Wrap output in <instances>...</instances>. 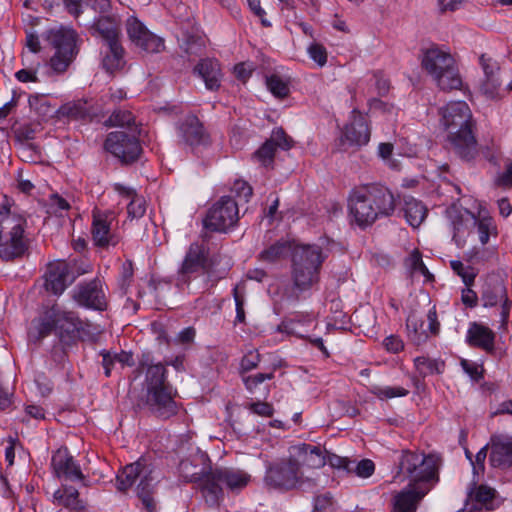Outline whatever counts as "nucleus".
<instances>
[{
	"label": "nucleus",
	"mask_w": 512,
	"mask_h": 512,
	"mask_svg": "<svg viewBox=\"0 0 512 512\" xmlns=\"http://www.w3.org/2000/svg\"><path fill=\"white\" fill-rule=\"evenodd\" d=\"M475 226L477 227L478 230L480 242L483 245L487 244L489 241L490 234L495 230V226L493 225L492 219H477V223Z\"/></svg>",
	"instance_id": "obj_52"
},
{
	"label": "nucleus",
	"mask_w": 512,
	"mask_h": 512,
	"mask_svg": "<svg viewBox=\"0 0 512 512\" xmlns=\"http://www.w3.org/2000/svg\"><path fill=\"white\" fill-rule=\"evenodd\" d=\"M312 322L313 318L310 314L296 313L282 321L279 325V330L281 332L303 337V331L299 329V326H309Z\"/></svg>",
	"instance_id": "obj_42"
},
{
	"label": "nucleus",
	"mask_w": 512,
	"mask_h": 512,
	"mask_svg": "<svg viewBox=\"0 0 512 512\" xmlns=\"http://www.w3.org/2000/svg\"><path fill=\"white\" fill-rule=\"evenodd\" d=\"M106 46L107 50L102 60V66L108 73H114L124 67L125 51L120 42H113L106 44Z\"/></svg>",
	"instance_id": "obj_35"
},
{
	"label": "nucleus",
	"mask_w": 512,
	"mask_h": 512,
	"mask_svg": "<svg viewBox=\"0 0 512 512\" xmlns=\"http://www.w3.org/2000/svg\"><path fill=\"white\" fill-rule=\"evenodd\" d=\"M117 488L126 492L134 484L137 496L149 512L155 508L152 498L153 490L157 482L156 468L146 458H140L136 462L126 465L116 477Z\"/></svg>",
	"instance_id": "obj_8"
},
{
	"label": "nucleus",
	"mask_w": 512,
	"mask_h": 512,
	"mask_svg": "<svg viewBox=\"0 0 512 512\" xmlns=\"http://www.w3.org/2000/svg\"><path fill=\"white\" fill-rule=\"evenodd\" d=\"M328 462L332 467L344 469L348 472H352V465L355 463V461L349 460L346 457H341L335 454L328 456Z\"/></svg>",
	"instance_id": "obj_57"
},
{
	"label": "nucleus",
	"mask_w": 512,
	"mask_h": 512,
	"mask_svg": "<svg viewBox=\"0 0 512 512\" xmlns=\"http://www.w3.org/2000/svg\"><path fill=\"white\" fill-rule=\"evenodd\" d=\"M51 466L58 479L65 481H83L85 479L80 465L74 460L67 448L58 449L53 454Z\"/></svg>",
	"instance_id": "obj_22"
},
{
	"label": "nucleus",
	"mask_w": 512,
	"mask_h": 512,
	"mask_svg": "<svg viewBox=\"0 0 512 512\" xmlns=\"http://www.w3.org/2000/svg\"><path fill=\"white\" fill-rule=\"evenodd\" d=\"M91 324L81 320L76 312L62 310L58 305L47 309L42 318L32 323L28 335L33 341H39L56 330L61 339L64 334L72 336L74 333L85 331V327Z\"/></svg>",
	"instance_id": "obj_9"
},
{
	"label": "nucleus",
	"mask_w": 512,
	"mask_h": 512,
	"mask_svg": "<svg viewBox=\"0 0 512 512\" xmlns=\"http://www.w3.org/2000/svg\"><path fill=\"white\" fill-rule=\"evenodd\" d=\"M374 79H375V88L377 90V94L379 96L386 95L390 89L389 80L378 73L374 74Z\"/></svg>",
	"instance_id": "obj_64"
},
{
	"label": "nucleus",
	"mask_w": 512,
	"mask_h": 512,
	"mask_svg": "<svg viewBox=\"0 0 512 512\" xmlns=\"http://www.w3.org/2000/svg\"><path fill=\"white\" fill-rule=\"evenodd\" d=\"M290 454L294 461L299 463L304 474L322 468L326 464V457L320 447L310 444H300L291 448Z\"/></svg>",
	"instance_id": "obj_24"
},
{
	"label": "nucleus",
	"mask_w": 512,
	"mask_h": 512,
	"mask_svg": "<svg viewBox=\"0 0 512 512\" xmlns=\"http://www.w3.org/2000/svg\"><path fill=\"white\" fill-rule=\"evenodd\" d=\"M405 264L412 275L421 274L427 280L433 279V275L429 272L425 266L422 255L418 250H414L409 257L405 260Z\"/></svg>",
	"instance_id": "obj_47"
},
{
	"label": "nucleus",
	"mask_w": 512,
	"mask_h": 512,
	"mask_svg": "<svg viewBox=\"0 0 512 512\" xmlns=\"http://www.w3.org/2000/svg\"><path fill=\"white\" fill-rule=\"evenodd\" d=\"M125 28L131 43L140 50L160 53L165 49L164 39L152 33L137 17H128Z\"/></svg>",
	"instance_id": "obj_15"
},
{
	"label": "nucleus",
	"mask_w": 512,
	"mask_h": 512,
	"mask_svg": "<svg viewBox=\"0 0 512 512\" xmlns=\"http://www.w3.org/2000/svg\"><path fill=\"white\" fill-rule=\"evenodd\" d=\"M30 108L42 119H47L57 114V110L51 105L45 95L34 94L28 99Z\"/></svg>",
	"instance_id": "obj_43"
},
{
	"label": "nucleus",
	"mask_w": 512,
	"mask_h": 512,
	"mask_svg": "<svg viewBox=\"0 0 512 512\" xmlns=\"http://www.w3.org/2000/svg\"><path fill=\"white\" fill-rule=\"evenodd\" d=\"M368 391L381 401H385L396 397H405L409 394V390L401 386L392 387L380 386L376 384L371 385L368 388Z\"/></svg>",
	"instance_id": "obj_45"
},
{
	"label": "nucleus",
	"mask_w": 512,
	"mask_h": 512,
	"mask_svg": "<svg viewBox=\"0 0 512 512\" xmlns=\"http://www.w3.org/2000/svg\"><path fill=\"white\" fill-rule=\"evenodd\" d=\"M353 470L357 476L362 478L370 477L375 470V465L370 459H363L359 462H355L353 465Z\"/></svg>",
	"instance_id": "obj_54"
},
{
	"label": "nucleus",
	"mask_w": 512,
	"mask_h": 512,
	"mask_svg": "<svg viewBox=\"0 0 512 512\" xmlns=\"http://www.w3.org/2000/svg\"><path fill=\"white\" fill-rule=\"evenodd\" d=\"M383 345L387 351L391 353H398L403 350L404 343L402 339L395 335H390L386 337L383 341Z\"/></svg>",
	"instance_id": "obj_59"
},
{
	"label": "nucleus",
	"mask_w": 512,
	"mask_h": 512,
	"mask_svg": "<svg viewBox=\"0 0 512 512\" xmlns=\"http://www.w3.org/2000/svg\"><path fill=\"white\" fill-rule=\"evenodd\" d=\"M371 129L368 119L357 109L351 112L350 122L345 125L337 146L346 151L350 147H362L370 141Z\"/></svg>",
	"instance_id": "obj_14"
},
{
	"label": "nucleus",
	"mask_w": 512,
	"mask_h": 512,
	"mask_svg": "<svg viewBox=\"0 0 512 512\" xmlns=\"http://www.w3.org/2000/svg\"><path fill=\"white\" fill-rule=\"evenodd\" d=\"M195 483L209 507H218L220 505L224 499V485L217 467L204 471Z\"/></svg>",
	"instance_id": "obj_20"
},
{
	"label": "nucleus",
	"mask_w": 512,
	"mask_h": 512,
	"mask_svg": "<svg viewBox=\"0 0 512 512\" xmlns=\"http://www.w3.org/2000/svg\"><path fill=\"white\" fill-rule=\"evenodd\" d=\"M291 250L290 243L280 240L260 253V259L266 262H275L285 257Z\"/></svg>",
	"instance_id": "obj_46"
},
{
	"label": "nucleus",
	"mask_w": 512,
	"mask_h": 512,
	"mask_svg": "<svg viewBox=\"0 0 512 512\" xmlns=\"http://www.w3.org/2000/svg\"><path fill=\"white\" fill-rule=\"evenodd\" d=\"M489 445H485L482 447L477 454L475 455V459L472 461L474 474H479L484 471V462L487 457V449Z\"/></svg>",
	"instance_id": "obj_62"
},
{
	"label": "nucleus",
	"mask_w": 512,
	"mask_h": 512,
	"mask_svg": "<svg viewBox=\"0 0 512 512\" xmlns=\"http://www.w3.org/2000/svg\"><path fill=\"white\" fill-rule=\"evenodd\" d=\"M232 190L240 197L243 198L245 201H248L249 198L252 196V188L251 186L243 181V180H237L234 182Z\"/></svg>",
	"instance_id": "obj_60"
},
{
	"label": "nucleus",
	"mask_w": 512,
	"mask_h": 512,
	"mask_svg": "<svg viewBox=\"0 0 512 512\" xmlns=\"http://www.w3.org/2000/svg\"><path fill=\"white\" fill-rule=\"evenodd\" d=\"M421 52L422 68L441 90H458L462 87V78L455 59L448 50L433 44Z\"/></svg>",
	"instance_id": "obj_6"
},
{
	"label": "nucleus",
	"mask_w": 512,
	"mask_h": 512,
	"mask_svg": "<svg viewBox=\"0 0 512 512\" xmlns=\"http://www.w3.org/2000/svg\"><path fill=\"white\" fill-rule=\"evenodd\" d=\"M173 387L166 386L155 390L146 391V406L157 417L167 419L178 411L174 400Z\"/></svg>",
	"instance_id": "obj_19"
},
{
	"label": "nucleus",
	"mask_w": 512,
	"mask_h": 512,
	"mask_svg": "<svg viewBox=\"0 0 512 512\" xmlns=\"http://www.w3.org/2000/svg\"><path fill=\"white\" fill-rule=\"evenodd\" d=\"M423 326V321L418 319L416 315L411 314L407 318L406 327L408 330V336L410 340L416 345H420L426 342L429 337L427 330L424 329Z\"/></svg>",
	"instance_id": "obj_44"
},
{
	"label": "nucleus",
	"mask_w": 512,
	"mask_h": 512,
	"mask_svg": "<svg viewBox=\"0 0 512 512\" xmlns=\"http://www.w3.org/2000/svg\"><path fill=\"white\" fill-rule=\"evenodd\" d=\"M114 219L113 212L93 210L91 235L95 246L107 249L110 246L115 247L120 242L119 235L112 229Z\"/></svg>",
	"instance_id": "obj_16"
},
{
	"label": "nucleus",
	"mask_w": 512,
	"mask_h": 512,
	"mask_svg": "<svg viewBox=\"0 0 512 512\" xmlns=\"http://www.w3.org/2000/svg\"><path fill=\"white\" fill-rule=\"evenodd\" d=\"M146 391L170 386L167 382V369L161 364H151L147 367L145 376Z\"/></svg>",
	"instance_id": "obj_40"
},
{
	"label": "nucleus",
	"mask_w": 512,
	"mask_h": 512,
	"mask_svg": "<svg viewBox=\"0 0 512 512\" xmlns=\"http://www.w3.org/2000/svg\"><path fill=\"white\" fill-rule=\"evenodd\" d=\"M207 463H209L208 455L197 449L189 457L181 460L179 472L186 482L194 483L205 471Z\"/></svg>",
	"instance_id": "obj_27"
},
{
	"label": "nucleus",
	"mask_w": 512,
	"mask_h": 512,
	"mask_svg": "<svg viewBox=\"0 0 512 512\" xmlns=\"http://www.w3.org/2000/svg\"><path fill=\"white\" fill-rule=\"evenodd\" d=\"M308 54L320 67H323L327 63L326 48L319 43H312L308 47Z\"/></svg>",
	"instance_id": "obj_53"
},
{
	"label": "nucleus",
	"mask_w": 512,
	"mask_h": 512,
	"mask_svg": "<svg viewBox=\"0 0 512 512\" xmlns=\"http://www.w3.org/2000/svg\"><path fill=\"white\" fill-rule=\"evenodd\" d=\"M395 207L393 193L380 185L355 189L348 198L350 216L360 228L372 225L381 217L392 215Z\"/></svg>",
	"instance_id": "obj_3"
},
{
	"label": "nucleus",
	"mask_w": 512,
	"mask_h": 512,
	"mask_svg": "<svg viewBox=\"0 0 512 512\" xmlns=\"http://www.w3.org/2000/svg\"><path fill=\"white\" fill-rule=\"evenodd\" d=\"M481 300L485 307H493L508 300L506 287L499 279H491L483 286Z\"/></svg>",
	"instance_id": "obj_33"
},
{
	"label": "nucleus",
	"mask_w": 512,
	"mask_h": 512,
	"mask_svg": "<svg viewBox=\"0 0 512 512\" xmlns=\"http://www.w3.org/2000/svg\"><path fill=\"white\" fill-rule=\"evenodd\" d=\"M494 332L483 325L473 323L467 332V341L471 346L491 352L494 349Z\"/></svg>",
	"instance_id": "obj_32"
},
{
	"label": "nucleus",
	"mask_w": 512,
	"mask_h": 512,
	"mask_svg": "<svg viewBox=\"0 0 512 512\" xmlns=\"http://www.w3.org/2000/svg\"><path fill=\"white\" fill-rule=\"evenodd\" d=\"M177 131L181 140L193 148L210 144L209 133L195 115L185 116L179 122Z\"/></svg>",
	"instance_id": "obj_21"
},
{
	"label": "nucleus",
	"mask_w": 512,
	"mask_h": 512,
	"mask_svg": "<svg viewBox=\"0 0 512 512\" xmlns=\"http://www.w3.org/2000/svg\"><path fill=\"white\" fill-rule=\"evenodd\" d=\"M53 503L70 512H81L85 509V503L79 497L78 490L67 484H62L53 494Z\"/></svg>",
	"instance_id": "obj_29"
},
{
	"label": "nucleus",
	"mask_w": 512,
	"mask_h": 512,
	"mask_svg": "<svg viewBox=\"0 0 512 512\" xmlns=\"http://www.w3.org/2000/svg\"><path fill=\"white\" fill-rule=\"evenodd\" d=\"M107 123L110 126H121V127H128L131 129L132 133H136L137 128H132L133 125H135V117L130 111L126 110H118L113 112V114L109 117L107 120Z\"/></svg>",
	"instance_id": "obj_48"
},
{
	"label": "nucleus",
	"mask_w": 512,
	"mask_h": 512,
	"mask_svg": "<svg viewBox=\"0 0 512 512\" xmlns=\"http://www.w3.org/2000/svg\"><path fill=\"white\" fill-rule=\"evenodd\" d=\"M490 464L505 469L512 466V440L503 436H492L490 440Z\"/></svg>",
	"instance_id": "obj_25"
},
{
	"label": "nucleus",
	"mask_w": 512,
	"mask_h": 512,
	"mask_svg": "<svg viewBox=\"0 0 512 512\" xmlns=\"http://www.w3.org/2000/svg\"><path fill=\"white\" fill-rule=\"evenodd\" d=\"M469 498L475 503L476 509L494 510L501 504L497 491L486 484H474V488L469 492Z\"/></svg>",
	"instance_id": "obj_31"
},
{
	"label": "nucleus",
	"mask_w": 512,
	"mask_h": 512,
	"mask_svg": "<svg viewBox=\"0 0 512 512\" xmlns=\"http://www.w3.org/2000/svg\"><path fill=\"white\" fill-rule=\"evenodd\" d=\"M94 28L103 39L105 45L120 42V29L116 18L102 16L94 23Z\"/></svg>",
	"instance_id": "obj_36"
},
{
	"label": "nucleus",
	"mask_w": 512,
	"mask_h": 512,
	"mask_svg": "<svg viewBox=\"0 0 512 512\" xmlns=\"http://www.w3.org/2000/svg\"><path fill=\"white\" fill-rule=\"evenodd\" d=\"M15 77L18 81L23 83L39 81L37 77V69L35 68L21 69L15 73Z\"/></svg>",
	"instance_id": "obj_63"
},
{
	"label": "nucleus",
	"mask_w": 512,
	"mask_h": 512,
	"mask_svg": "<svg viewBox=\"0 0 512 512\" xmlns=\"http://www.w3.org/2000/svg\"><path fill=\"white\" fill-rule=\"evenodd\" d=\"M327 255L316 245H299L292 251L291 282L287 298L298 301L304 294L317 288L320 272Z\"/></svg>",
	"instance_id": "obj_4"
},
{
	"label": "nucleus",
	"mask_w": 512,
	"mask_h": 512,
	"mask_svg": "<svg viewBox=\"0 0 512 512\" xmlns=\"http://www.w3.org/2000/svg\"><path fill=\"white\" fill-rule=\"evenodd\" d=\"M440 459L432 454L406 450L399 459V475L410 483L393 499L391 512H415L420 500L438 481V463Z\"/></svg>",
	"instance_id": "obj_1"
},
{
	"label": "nucleus",
	"mask_w": 512,
	"mask_h": 512,
	"mask_svg": "<svg viewBox=\"0 0 512 512\" xmlns=\"http://www.w3.org/2000/svg\"><path fill=\"white\" fill-rule=\"evenodd\" d=\"M414 366L422 378L435 374H442L445 370L444 361L440 359H433L427 356L416 357L414 359Z\"/></svg>",
	"instance_id": "obj_41"
},
{
	"label": "nucleus",
	"mask_w": 512,
	"mask_h": 512,
	"mask_svg": "<svg viewBox=\"0 0 512 512\" xmlns=\"http://www.w3.org/2000/svg\"><path fill=\"white\" fill-rule=\"evenodd\" d=\"M403 211L406 221L414 228L419 227L427 215V208L421 201L413 197H408L404 200Z\"/></svg>",
	"instance_id": "obj_38"
},
{
	"label": "nucleus",
	"mask_w": 512,
	"mask_h": 512,
	"mask_svg": "<svg viewBox=\"0 0 512 512\" xmlns=\"http://www.w3.org/2000/svg\"><path fill=\"white\" fill-rule=\"evenodd\" d=\"M194 73L200 77L207 89L217 90L221 83V69L217 60L202 59L195 67Z\"/></svg>",
	"instance_id": "obj_30"
},
{
	"label": "nucleus",
	"mask_w": 512,
	"mask_h": 512,
	"mask_svg": "<svg viewBox=\"0 0 512 512\" xmlns=\"http://www.w3.org/2000/svg\"><path fill=\"white\" fill-rule=\"evenodd\" d=\"M263 483L267 489L279 492L309 489L317 485L316 479L312 475H305L299 463L294 461L291 455L288 458L267 463Z\"/></svg>",
	"instance_id": "obj_7"
},
{
	"label": "nucleus",
	"mask_w": 512,
	"mask_h": 512,
	"mask_svg": "<svg viewBox=\"0 0 512 512\" xmlns=\"http://www.w3.org/2000/svg\"><path fill=\"white\" fill-rule=\"evenodd\" d=\"M479 61L484 72L481 90L485 95L493 98L497 95L501 84L498 77L499 64L486 54L481 55Z\"/></svg>",
	"instance_id": "obj_28"
},
{
	"label": "nucleus",
	"mask_w": 512,
	"mask_h": 512,
	"mask_svg": "<svg viewBox=\"0 0 512 512\" xmlns=\"http://www.w3.org/2000/svg\"><path fill=\"white\" fill-rule=\"evenodd\" d=\"M393 145L388 142L380 143L378 146V155L385 161L388 162L390 167L393 169H398V163L391 160L390 157L393 153Z\"/></svg>",
	"instance_id": "obj_58"
},
{
	"label": "nucleus",
	"mask_w": 512,
	"mask_h": 512,
	"mask_svg": "<svg viewBox=\"0 0 512 512\" xmlns=\"http://www.w3.org/2000/svg\"><path fill=\"white\" fill-rule=\"evenodd\" d=\"M74 279L70 264L65 260H56L47 265L44 274V287L46 291L58 296Z\"/></svg>",
	"instance_id": "obj_18"
},
{
	"label": "nucleus",
	"mask_w": 512,
	"mask_h": 512,
	"mask_svg": "<svg viewBox=\"0 0 512 512\" xmlns=\"http://www.w3.org/2000/svg\"><path fill=\"white\" fill-rule=\"evenodd\" d=\"M47 39L56 50L50 59L51 68L58 73L64 72L74 57L75 32L63 27L52 29Z\"/></svg>",
	"instance_id": "obj_11"
},
{
	"label": "nucleus",
	"mask_w": 512,
	"mask_h": 512,
	"mask_svg": "<svg viewBox=\"0 0 512 512\" xmlns=\"http://www.w3.org/2000/svg\"><path fill=\"white\" fill-rule=\"evenodd\" d=\"M57 116L71 120H86L91 117V107L85 100L71 101L57 109Z\"/></svg>",
	"instance_id": "obj_37"
},
{
	"label": "nucleus",
	"mask_w": 512,
	"mask_h": 512,
	"mask_svg": "<svg viewBox=\"0 0 512 512\" xmlns=\"http://www.w3.org/2000/svg\"><path fill=\"white\" fill-rule=\"evenodd\" d=\"M266 85L269 91L278 98H285L290 92L288 83L278 75L267 77Z\"/></svg>",
	"instance_id": "obj_49"
},
{
	"label": "nucleus",
	"mask_w": 512,
	"mask_h": 512,
	"mask_svg": "<svg viewBox=\"0 0 512 512\" xmlns=\"http://www.w3.org/2000/svg\"><path fill=\"white\" fill-rule=\"evenodd\" d=\"M450 267L461 277L466 287H470L474 283L476 272L471 266H465L461 261L452 260L450 261Z\"/></svg>",
	"instance_id": "obj_50"
},
{
	"label": "nucleus",
	"mask_w": 512,
	"mask_h": 512,
	"mask_svg": "<svg viewBox=\"0 0 512 512\" xmlns=\"http://www.w3.org/2000/svg\"><path fill=\"white\" fill-rule=\"evenodd\" d=\"M441 122L448 132L451 151L463 161L474 160L479 153L472 121V113L464 101L447 104L441 110Z\"/></svg>",
	"instance_id": "obj_2"
},
{
	"label": "nucleus",
	"mask_w": 512,
	"mask_h": 512,
	"mask_svg": "<svg viewBox=\"0 0 512 512\" xmlns=\"http://www.w3.org/2000/svg\"><path fill=\"white\" fill-rule=\"evenodd\" d=\"M495 184L499 187L503 188H511L512 187V163H509L506 166L504 172L500 173L496 180Z\"/></svg>",
	"instance_id": "obj_61"
},
{
	"label": "nucleus",
	"mask_w": 512,
	"mask_h": 512,
	"mask_svg": "<svg viewBox=\"0 0 512 512\" xmlns=\"http://www.w3.org/2000/svg\"><path fill=\"white\" fill-rule=\"evenodd\" d=\"M115 190L121 195L131 198L127 205V214L130 220L139 219L144 216L146 213V201L142 196L135 194L120 184H115Z\"/></svg>",
	"instance_id": "obj_39"
},
{
	"label": "nucleus",
	"mask_w": 512,
	"mask_h": 512,
	"mask_svg": "<svg viewBox=\"0 0 512 512\" xmlns=\"http://www.w3.org/2000/svg\"><path fill=\"white\" fill-rule=\"evenodd\" d=\"M72 299L86 309L105 311L108 307L106 291L99 278L78 283L72 291Z\"/></svg>",
	"instance_id": "obj_12"
},
{
	"label": "nucleus",
	"mask_w": 512,
	"mask_h": 512,
	"mask_svg": "<svg viewBox=\"0 0 512 512\" xmlns=\"http://www.w3.org/2000/svg\"><path fill=\"white\" fill-rule=\"evenodd\" d=\"M448 217L453 232V240L457 246H462L465 236L469 234L472 227H475L477 218L469 211L449 210Z\"/></svg>",
	"instance_id": "obj_26"
},
{
	"label": "nucleus",
	"mask_w": 512,
	"mask_h": 512,
	"mask_svg": "<svg viewBox=\"0 0 512 512\" xmlns=\"http://www.w3.org/2000/svg\"><path fill=\"white\" fill-rule=\"evenodd\" d=\"M261 360L260 354L257 351L247 352L241 360V371L248 372L255 369Z\"/></svg>",
	"instance_id": "obj_55"
},
{
	"label": "nucleus",
	"mask_w": 512,
	"mask_h": 512,
	"mask_svg": "<svg viewBox=\"0 0 512 512\" xmlns=\"http://www.w3.org/2000/svg\"><path fill=\"white\" fill-rule=\"evenodd\" d=\"M104 147L109 153L126 164L136 161L142 152L136 134H129L124 131L109 133L105 140Z\"/></svg>",
	"instance_id": "obj_13"
},
{
	"label": "nucleus",
	"mask_w": 512,
	"mask_h": 512,
	"mask_svg": "<svg viewBox=\"0 0 512 512\" xmlns=\"http://www.w3.org/2000/svg\"><path fill=\"white\" fill-rule=\"evenodd\" d=\"M239 220L237 202L231 196L221 197L208 210L204 219V227L213 232H227Z\"/></svg>",
	"instance_id": "obj_10"
},
{
	"label": "nucleus",
	"mask_w": 512,
	"mask_h": 512,
	"mask_svg": "<svg viewBox=\"0 0 512 512\" xmlns=\"http://www.w3.org/2000/svg\"><path fill=\"white\" fill-rule=\"evenodd\" d=\"M292 147V139L286 135L283 129L273 130L271 138L268 139L254 153V159L264 167H270L274 162L277 148L288 150Z\"/></svg>",
	"instance_id": "obj_23"
},
{
	"label": "nucleus",
	"mask_w": 512,
	"mask_h": 512,
	"mask_svg": "<svg viewBox=\"0 0 512 512\" xmlns=\"http://www.w3.org/2000/svg\"><path fill=\"white\" fill-rule=\"evenodd\" d=\"M208 249L199 242L191 243L178 270L177 286L186 285L193 276L206 270Z\"/></svg>",
	"instance_id": "obj_17"
},
{
	"label": "nucleus",
	"mask_w": 512,
	"mask_h": 512,
	"mask_svg": "<svg viewBox=\"0 0 512 512\" xmlns=\"http://www.w3.org/2000/svg\"><path fill=\"white\" fill-rule=\"evenodd\" d=\"M277 367L278 366L274 364L270 372L257 373L255 375H250V376L244 377L243 381H244L246 388L250 392H253L257 388V386L260 385L261 383H263L264 381L273 379L274 372L277 369Z\"/></svg>",
	"instance_id": "obj_51"
},
{
	"label": "nucleus",
	"mask_w": 512,
	"mask_h": 512,
	"mask_svg": "<svg viewBox=\"0 0 512 512\" xmlns=\"http://www.w3.org/2000/svg\"><path fill=\"white\" fill-rule=\"evenodd\" d=\"M27 219L23 213L7 203L0 204V258L13 261L27 250L25 228Z\"/></svg>",
	"instance_id": "obj_5"
},
{
	"label": "nucleus",
	"mask_w": 512,
	"mask_h": 512,
	"mask_svg": "<svg viewBox=\"0 0 512 512\" xmlns=\"http://www.w3.org/2000/svg\"><path fill=\"white\" fill-rule=\"evenodd\" d=\"M247 408L254 414L263 417H271L274 413V408L270 403L267 402H252L247 405Z\"/></svg>",
	"instance_id": "obj_56"
},
{
	"label": "nucleus",
	"mask_w": 512,
	"mask_h": 512,
	"mask_svg": "<svg viewBox=\"0 0 512 512\" xmlns=\"http://www.w3.org/2000/svg\"><path fill=\"white\" fill-rule=\"evenodd\" d=\"M223 485L229 490L236 491L245 488L251 476L243 470L227 467H217Z\"/></svg>",
	"instance_id": "obj_34"
}]
</instances>
